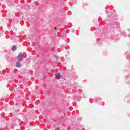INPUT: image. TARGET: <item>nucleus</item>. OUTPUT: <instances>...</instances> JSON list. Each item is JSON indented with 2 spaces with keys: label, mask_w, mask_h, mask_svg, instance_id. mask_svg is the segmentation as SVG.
<instances>
[{
  "label": "nucleus",
  "mask_w": 130,
  "mask_h": 130,
  "mask_svg": "<svg viewBox=\"0 0 130 130\" xmlns=\"http://www.w3.org/2000/svg\"><path fill=\"white\" fill-rule=\"evenodd\" d=\"M17 59H18V61H22V60L24 59V54L22 53H20L17 56Z\"/></svg>",
  "instance_id": "f257e3e1"
},
{
  "label": "nucleus",
  "mask_w": 130,
  "mask_h": 130,
  "mask_svg": "<svg viewBox=\"0 0 130 130\" xmlns=\"http://www.w3.org/2000/svg\"><path fill=\"white\" fill-rule=\"evenodd\" d=\"M55 78H56V79L59 80V79H60V78H61V75H60V73L56 74Z\"/></svg>",
  "instance_id": "f03ea898"
},
{
  "label": "nucleus",
  "mask_w": 130,
  "mask_h": 130,
  "mask_svg": "<svg viewBox=\"0 0 130 130\" xmlns=\"http://www.w3.org/2000/svg\"><path fill=\"white\" fill-rule=\"evenodd\" d=\"M55 30H56V27H54Z\"/></svg>",
  "instance_id": "39448f33"
},
{
  "label": "nucleus",
  "mask_w": 130,
  "mask_h": 130,
  "mask_svg": "<svg viewBox=\"0 0 130 130\" xmlns=\"http://www.w3.org/2000/svg\"><path fill=\"white\" fill-rule=\"evenodd\" d=\"M16 67H17V68H21V67H22V64L20 63V61H18L16 62Z\"/></svg>",
  "instance_id": "7ed1b4c3"
},
{
  "label": "nucleus",
  "mask_w": 130,
  "mask_h": 130,
  "mask_svg": "<svg viewBox=\"0 0 130 130\" xmlns=\"http://www.w3.org/2000/svg\"><path fill=\"white\" fill-rule=\"evenodd\" d=\"M17 49V47H16V46H13L12 47V50L14 51L16 50Z\"/></svg>",
  "instance_id": "20e7f679"
}]
</instances>
